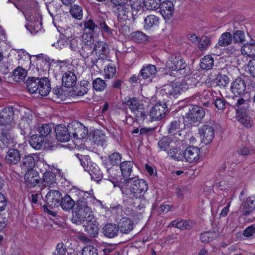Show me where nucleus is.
I'll use <instances>...</instances> for the list:
<instances>
[{
	"instance_id": "nucleus-1",
	"label": "nucleus",
	"mask_w": 255,
	"mask_h": 255,
	"mask_svg": "<svg viewBox=\"0 0 255 255\" xmlns=\"http://www.w3.org/2000/svg\"><path fill=\"white\" fill-rule=\"evenodd\" d=\"M72 194L73 198L75 195H76L79 199L76 202L71 221L74 224L81 225L84 224L88 218H90L94 216L87 201L89 197H92V195L89 192H85L79 189H74Z\"/></svg>"
},
{
	"instance_id": "nucleus-2",
	"label": "nucleus",
	"mask_w": 255,
	"mask_h": 255,
	"mask_svg": "<svg viewBox=\"0 0 255 255\" xmlns=\"http://www.w3.org/2000/svg\"><path fill=\"white\" fill-rule=\"evenodd\" d=\"M112 182L114 186H118L120 188L123 194L129 197L130 195L135 199H137L143 195L148 189V185L145 180L139 179L135 176L133 177L125 179L115 184V181Z\"/></svg>"
},
{
	"instance_id": "nucleus-3",
	"label": "nucleus",
	"mask_w": 255,
	"mask_h": 255,
	"mask_svg": "<svg viewBox=\"0 0 255 255\" xmlns=\"http://www.w3.org/2000/svg\"><path fill=\"white\" fill-rule=\"evenodd\" d=\"M28 90L31 93H38L42 96H47L51 90L50 84L46 77L38 78H29L26 82Z\"/></svg>"
},
{
	"instance_id": "nucleus-4",
	"label": "nucleus",
	"mask_w": 255,
	"mask_h": 255,
	"mask_svg": "<svg viewBox=\"0 0 255 255\" xmlns=\"http://www.w3.org/2000/svg\"><path fill=\"white\" fill-rule=\"evenodd\" d=\"M99 28L102 32L106 33L109 35H113L114 30L111 29L107 25L105 21L102 18H100L96 20L95 23L92 19H88L84 22V33L83 36L93 37V34L96 30Z\"/></svg>"
},
{
	"instance_id": "nucleus-5",
	"label": "nucleus",
	"mask_w": 255,
	"mask_h": 255,
	"mask_svg": "<svg viewBox=\"0 0 255 255\" xmlns=\"http://www.w3.org/2000/svg\"><path fill=\"white\" fill-rule=\"evenodd\" d=\"M188 112L183 116L185 126L188 128L201 122L205 115L204 109L197 105H191L188 107Z\"/></svg>"
},
{
	"instance_id": "nucleus-6",
	"label": "nucleus",
	"mask_w": 255,
	"mask_h": 255,
	"mask_svg": "<svg viewBox=\"0 0 255 255\" xmlns=\"http://www.w3.org/2000/svg\"><path fill=\"white\" fill-rule=\"evenodd\" d=\"M166 66L172 71L178 72L181 75H185L189 73V68L180 55L170 56L166 63Z\"/></svg>"
},
{
	"instance_id": "nucleus-7",
	"label": "nucleus",
	"mask_w": 255,
	"mask_h": 255,
	"mask_svg": "<svg viewBox=\"0 0 255 255\" xmlns=\"http://www.w3.org/2000/svg\"><path fill=\"white\" fill-rule=\"evenodd\" d=\"M13 112L11 108H6L0 112V132L8 133L12 128Z\"/></svg>"
},
{
	"instance_id": "nucleus-8",
	"label": "nucleus",
	"mask_w": 255,
	"mask_h": 255,
	"mask_svg": "<svg viewBox=\"0 0 255 255\" xmlns=\"http://www.w3.org/2000/svg\"><path fill=\"white\" fill-rule=\"evenodd\" d=\"M93 49L96 56L91 58L92 67L94 66H97V63L100 60L105 59L109 52L108 45L103 41H97L95 44L94 43Z\"/></svg>"
},
{
	"instance_id": "nucleus-9",
	"label": "nucleus",
	"mask_w": 255,
	"mask_h": 255,
	"mask_svg": "<svg viewBox=\"0 0 255 255\" xmlns=\"http://www.w3.org/2000/svg\"><path fill=\"white\" fill-rule=\"evenodd\" d=\"M69 131L71 137L75 139H82L86 137L88 130L83 124L75 121L69 124Z\"/></svg>"
},
{
	"instance_id": "nucleus-10",
	"label": "nucleus",
	"mask_w": 255,
	"mask_h": 255,
	"mask_svg": "<svg viewBox=\"0 0 255 255\" xmlns=\"http://www.w3.org/2000/svg\"><path fill=\"white\" fill-rule=\"evenodd\" d=\"M166 102H160L155 104L151 108L149 116L152 121H160L164 118L168 111Z\"/></svg>"
},
{
	"instance_id": "nucleus-11",
	"label": "nucleus",
	"mask_w": 255,
	"mask_h": 255,
	"mask_svg": "<svg viewBox=\"0 0 255 255\" xmlns=\"http://www.w3.org/2000/svg\"><path fill=\"white\" fill-rule=\"evenodd\" d=\"M199 133L202 142L207 144L210 143L214 137V128L210 125H204L199 129Z\"/></svg>"
},
{
	"instance_id": "nucleus-12",
	"label": "nucleus",
	"mask_w": 255,
	"mask_h": 255,
	"mask_svg": "<svg viewBox=\"0 0 255 255\" xmlns=\"http://www.w3.org/2000/svg\"><path fill=\"white\" fill-rule=\"evenodd\" d=\"M83 38L84 39V42L79 54L83 59L86 60L88 59L90 56H92L94 53V38L92 36L86 38L84 35Z\"/></svg>"
},
{
	"instance_id": "nucleus-13",
	"label": "nucleus",
	"mask_w": 255,
	"mask_h": 255,
	"mask_svg": "<svg viewBox=\"0 0 255 255\" xmlns=\"http://www.w3.org/2000/svg\"><path fill=\"white\" fill-rule=\"evenodd\" d=\"M61 198V193L55 190H49L45 197L46 203L50 208L58 207Z\"/></svg>"
},
{
	"instance_id": "nucleus-14",
	"label": "nucleus",
	"mask_w": 255,
	"mask_h": 255,
	"mask_svg": "<svg viewBox=\"0 0 255 255\" xmlns=\"http://www.w3.org/2000/svg\"><path fill=\"white\" fill-rule=\"evenodd\" d=\"M38 172L35 170H29L24 175V180L26 186L32 188L37 186L40 182Z\"/></svg>"
},
{
	"instance_id": "nucleus-15",
	"label": "nucleus",
	"mask_w": 255,
	"mask_h": 255,
	"mask_svg": "<svg viewBox=\"0 0 255 255\" xmlns=\"http://www.w3.org/2000/svg\"><path fill=\"white\" fill-rule=\"evenodd\" d=\"M200 150L196 146H190L187 147L183 153L184 158L190 163L196 162L199 158Z\"/></svg>"
},
{
	"instance_id": "nucleus-16",
	"label": "nucleus",
	"mask_w": 255,
	"mask_h": 255,
	"mask_svg": "<svg viewBox=\"0 0 255 255\" xmlns=\"http://www.w3.org/2000/svg\"><path fill=\"white\" fill-rule=\"evenodd\" d=\"M56 137L58 140L61 142L69 141L71 137L69 131V125L67 127L62 124L57 125L55 128Z\"/></svg>"
},
{
	"instance_id": "nucleus-17",
	"label": "nucleus",
	"mask_w": 255,
	"mask_h": 255,
	"mask_svg": "<svg viewBox=\"0 0 255 255\" xmlns=\"http://www.w3.org/2000/svg\"><path fill=\"white\" fill-rule=\"evenodd\" d=\"M85 231L92 237H96L99 233L98 224L94 216L85 221L83 224Z\"/></svg>"
},
{
	"instance_id": "nucleus-18",
	"label": "nucleus",
	"mask_w": 255,
	"mask_h": 255,
	"mask_svg": "<svg viewBox=\"0 0 255 255\" xmlns=\"http://www.w3.org/2000/svg\"><path fill=\"white\" fill-rule=\"evenodd\" d=\"M160 12L165 19H169L171 18L174 11V6L171 0H163L161 2Z\"/></svg>"
},
{
	"instance_id": "nucleus-19",
	"label": "nucleus",
	"mask_w": 255,
	"mask_h": 255,
	"mask_svg": "<svg viewBox=\"0 0 255 255\" xmlns=\"http://www.w3.org/2000/svg\"><path fill=\"white\" fill-rule=\"evenodd\" d=\"M246 88L245 81L241 78H237L231 84V90L235 96H242Z\"/></svg>"
},
{
	"instance_id": "nucleus-20",
	"label": "nucleus",
	"mask_w": 255,
	"mask_h": 255,
	"mask_svg": "<svg viewBox=\"0 0 255 255\" xmlns=\"http://www.w3.org/2000/svg\"><path fill=\"white\" fill-rule=\"evenodd\" d=\"M73 191H74V189L71 192L72 197L68 194H66L61 199L59 205H60L62 209L65 211L69 212L73 210L76 205V201L75 200L76 199V196L77 197V196L75 195L74 198H73V194H72V192Z\"/></svg>"
},
{
	"instance_id": "nucleus-21",
	"label": "nucleus",
	"mask_w": 255,
	"mask_h": 255,
	"mask_svg": "<svg viewBox=\"0 0 255 255\" xmlns=\"http://www.w3.org/2000/svg\"><path fill=\"white\" fill-rule=\"evenodd\" d=\"M21 154L17 149L10 148L6 153L5 157L6 163L9 165H15L20 161Z\"/></svg>"
},
{
	"instance_id": "nucleus-22",
	"label": "nucleus",
	"mask_w": 255,
	"mask_h": 255,
	"mask_svg": "<svg viewBox=\"0 0 255 255\" xmlns=\"http://www.w3.org/2000/svg\"><path fill=\"white\" fill-rule=\"evenodd\" d=\"M119 230L122 233L128 234L133 229L132 221L127 217H122L118 222Z\"/></svg>"
},
{
	"instance_id": "nucleus-23",
	"label": "nucleus",
	"mask_w": 255,
	"mask_h": 255,
	"mask_svg": "<svg viewBox=\"0 0 255 255\" xmlns=\"http://www.w3.org/2000/svg\"><path fill=\"white\" fill-rule=\"evenodd\" d=\"M255 209V198L249 197L246 202L241 205L239 211L244 216H248Z\"/></svg>"
},
{
	"instance_id": "nucleus-24",
	"label": "nucleus",
	"mask_w": 255,
	"mask_h": 255,
	"mask_svg": "<svg viewBox=\"0 0 255 255\" xmlns=\"http://www.w3.org/2000/svg\"><path fill=\"white\" fill-rule=\"evenodd\" d=\"M118 225L114 223H108L105 225L103 228L104 235L109 238H114L119 234Z\"/></svg>"
},
{
	"instance_id": "nucleus-25",
	"label": "nucleus",
	"mask_w": 255,
	"mask_h": 255,
	"mask_svg": "<svg viewBox=\"0 0 255 255\" xmlns=\"http://www.w3.org/2000/svg\"><path fill=\"white\" fill-rule=\"evenodd\" d=\"M62 80L63 86L68 88L71 87L75 85L77 76L74 72L68 71L63 74Z\"/></svg>"
},
{
	"instance_id": "nucleus-26",
	"label": "nucleus",
	"mask_w": 255,
	"mask_h": 255,
	"mask_svg": "<svg viewBox=\"0 0 255 255\" xmlns=\"http://www.w3.org/2000/svg\"><path fill=\"white\" fill-rule=\"evenodd\" d=\"M35 129L39 133L38 135L42 136L45 140H47L50 137L52 132V127L47 124H37L35 126Z\"/></svg>"
},
{
	"instance_id": "nucleus-27",
	"label": "nucleus",
	"mask_w": 255,
	"mask_h": 255,
	"mask_svg": "<svg viewBox=\"0 0 255 255\" xmlns=\"http://www.w3.org/2000/svg\"><path fill=\"white\" fill-rule=\"evenodd\" d=\"M129 4L131 9L132 17L135 19L137 16L143 11V7L140 0H129Z\"/></svg>"
},
{
	"instance_id": "nucleus-28",
	"label": "nucleus",
	"mask_w": 255,
	"mask_h": 255,
	"mask_svg": "<svg viewBox=\"0 0 255 255\" xmlns=\"http://www.w3.org/2000/svg\"><path fill=\"white\" fill-rule=\"evenodd\" d=\"M156 73V67L153 65L149 64L141 69L139 75L144 79H151L154 77Z\"/></svg>"
},
{
	"instance_id": "nucleus-29",
	"label": "nucleus",
	"mask_w": 255,
	"mask_h": 255,
	"mask_svg": "<svg viewBox=\"0 0 255 255\" xmlns=\"http://www.w3.org/2000/svg\"><path fill=\"white\" fill-rule=\"evenodd\" d=\"M42 183L45 187H54L56 184L55 175L50 171L45 172L43 174Z\"/></svg>"
},
{
	"instance_id": "nucleus-30",
	"label": "nucleus",
	"mask_w": 255,
	"mask_h": 255,
	"mask_svg": "<svg viewBox=\"0 0 255 255\" xmlns=\"http://www.w3.org/2000/svg\"><path fill=\"white\" fill-rule=\"evenodd\" d=\"M133 162L131 161H126L121 163L120 169L122 175L125 178L131 175V172L133 171Z\"/></svg>"
},
{
	"instance_id": "nucleus-31",
	"label": "nucleus",
	"mask_w": 255,
	"mask_h": 255,
	"mask_svg": "<svg viewBox=\"0 0 255 255\" xmlns=\"http://www.w3.org/2000/svg\"><path fill=\"white\" fill-rule=\"evenodd\" d=\"M45 141L46 140L44 137L35 134L30 136L29 143L32 148L38 150L42 148Z\"/></svg>"
},
{
	"instance_id": "nucleus-32",
	"label": "nucleus",
	"mask_w": 255,
	"mask_h": 255,
	"mask_svg": "<svg viewBox=\"0 0 255 255\" xmlns=\"http://www.w3.org/2000/svg\"><path fill=\"white\" fill-rule=\"evenodd\" d=\"M144 28L145 29H149L151 27L158 25L160 22V18L155 15H149L146 16L144 20Z\"/></svg>"
},
{
	"instance_id": "nucleus-33",
	"label": "nucleus",
	"mask_w": 255,
	"mask_h": 255,
	"mask_svg": "<svg viewBox=\"0 0 255 255\" xmlns=\"http://www.w3.org/2000/svg\"><path fill=\"white\" fill-rule=\"evenodd\" d=\"M181 122L179 120H174L169 122L167 130L169 134L175 135L182 129Z\"/></svg>"
},
{
	"instance_id": "nucleus-34",
	"label": "nucleus",
	"mask_w": 255,
	"mask_h": 255,
	"mask_svg": "<svg viewBox=\"0 0 255 255\" xmlns=\"http://www.w3.org/2000/svg\"><path fill=\"white\" fill-rule=\"evenodd\" d=\"M35 164V160L33 156L31 155H25L21 163V167L24 170L29 171V170H33L32 168L34 167Z\"/></svg>"
},
{
	"instance_id": "nucleus-35",
	"label": "nucleus",
	"mask_w": 255,
	"mask_h": 255,
	"mask_svg": "<svg viewBox=\"0 0 255 255\" xmlns=\"http://www.w3.org/2000/svg\"><path fill=\"white\" fill-rule=\"evenodd\" d=\"M117 10L118 18L119 21H125L128 19L129 16L130 14L128 5H121L118 8Z\"/></svg>"
},
{
	"instance_id": "nucleus-36",
	"label": "nucleus",
	"mask_w": 255,
	"mask_h": 255,
	"mask_svg": "<svg viewBox=\"0 0 255 255\" xmlns=\"http://www.w3.org/2000/svg\"><path fill=\"white\" fill-rule=\"evenodd\" d=\"M84 42V39L82 36V38L79 37H75L72 39L70 41V47L71 50L80 53L82 48L83 47V44Z\"/></svg>"
},
{
	"instance_id": "nucleus-37",
	"label": "nucleus",
	"mask_w": 255,
	"mask_h": 255,
	"mask_svg": "<svg viewBox=\"0 0 255 255\" xmlns=\"http://www.w3.org/2000/svg\"><path fill=\"white\" fill-rule=\"evenodd\" d=\"M92 142L98 145L104 146L106 141V136L100 130H95L92 134Z\"/></svg>"
},
{
	"instance_id": "nucleus-38",
	"label": "nucleus",
	"mask_w": 255,
	"mask_h": 255,
	"mask_svg": "<svg viewBox=\"0 0 255 255\" xmlns=\"http://www.w3.org/2000/svg\"><path fill=\"white\" fill-rule=\"evenodd\" d=\"M214 66V59L211 55L205 56L200 60V67L204 70L211 69Z\"/></svg>"
},
{
	"instance_id": "nucleus-39",
	"label": "nucleus",
	"mask_w": 255,
	"mask_h": 255,
	"mask_svg": "<svg viewBox=\"0 0 255 255\" xmlns=\"http://www.w3.org/2000/svg\"><path fill=\"white\" fill-rule=\"evenodd\" d=\"M241 52L249 57H255V43L252 41L244 44L241 48Z\"/></svg>"
},
{
	"instance_id": "nucleus-40",
	"label": "nucleus",
	"mask_w": 255,
	"mask_h": 255,
	"mask_svg": "<svg viewBox=\"0 0 255 255\" xmlns=\"http://www.w3.org/2000/svg\"><path fill=\"white\" fill-rule=\"evenodd\" d=\"M197 82L193 77L187 78L179 83V87L181 91H185L196 86Z\"/></svg>"
},
{
	"instance_id": "nucleus-41",
	"label": "nucleus",
	"mask_w": 255,
	"mask_h": 255,
	"mask_svg": "<svg viewBox=\"0 0 255 255\" xmlns=\"http://www.w3.org/2000/svg\"><path fill=\"white\" fill-rule=\"evenodd\" d=\"M27 75V71L23 68L18 67L13 72L12 78L16 82H20L24 80Z\"/></svg>"
},
{
	"instance_id": "nucleus-42",
	"label": "nucleus",
	"mask_w": 255,
	"mask_h": 255,
	"mask_svg": "<svg viewBox=\"0 0 255 255\" xmlns=\"http://www.w3.org/2000/svg\"><path fill=\"white\" fill-rule=\"evenodd\" d=\"M131 113L134 115L136 121L138 123L143 122L147 117V112L145 111L143 105L138 107Z\"/></svg>"
},
{
	"instance_id": "nucleus-43",
	"label": "nucleus",
	"mask_w": 255,
	"mask_h": 255,
	"mask_svg": "<svg viewBox=\"0 0 255 255\" xmlns=\"http://www.w3.org/2000/svg\"><path fill=\"white\" fill-rule=\"evenodd\" d=\"M232 35L229 32L223 33L220 37L218 44L220 46L225 47L229 45L232 41Z\"/></svg>"
},
{
	"instance_id": "nucleus-44",
	"label": "nucleus",
	"mask_w": 255,
	"mask_h": 255,
	"mask_svg": "<svg viewBox=\"0 0 255 255\" xmlns=\"http://www.w3.org/2000/svg\"><path fill=\"white\" fill-rule=\"evenodd\" d=\"M183 151L179 147L172 148L168 152V155L172 159L178 161L184 159Z\"/></svg>"
},
{
	"instance_id": "nucleus-45",
	"label": "nucleus",
	"mask_w": 255,
	"mask_h": 255,
	"mask_svg": "<svg viewBox=\"0 0 255 255\" xmlns=\"http://www.w3.org/2000/svg\"><path fill=\"white\" fill-rule=\"evenodd\" d=\"M92 86L93 89L96 91L102 92L107 88V84L104 80L97 78L93 81Z\"/></svg>"
},
{
	"instance_id": "nucleus-46",
	"label": "nucleus",
	"mask_w": 255,
	"mask_h": 255,
	"mask_svg": "<svg viewBox=\"0 0 255 255\" xmlns=\"http://www.w3.org/2000/svg\"><path fill=\"white\" fill-rule=\"evenodd\" d=\"M125 104L128 107L131 112L143 105L140 103L139 101L135 97H129L128 100H126Z\"/></svg>"
},
{
	"instance_id": "nucleus-47",
	"label": "nucleus",
	"mask_w": 255,
	"mask_h": 255,
	"mask_svg": "<svg viewBox=\"0 0 255 255\" xmlns=\"http://www.w3.org/2000/svg\"><path fill=\"white\" fill-rule=\"evenodd\" d=\"M1 132H0V148L3 149L10 146L12 138L8 133Z\"/></svg>"
},
{
	"instance_id": "nucleus-48",
	"label": "nucleus",
	"mask_w": 255,
	"mask_h": 255,
	"mask_svg": "<svg viewBox=\"0 0 255 255\" xmlns=\"http://www.w3.org/2000/svg\"><path fill=\"white\" fill-rule=\"evenodd\" d=\"M144 5L145 7L150 10H155L161 6L160 0H144Z\"/></svg>"
},
{
	"instance_id": "nucleus-49",
	"label": "nucleus",
	"mask_w": 255,
	"mask_h": 255,
	"mask_svg": "<svg viewBox=\"0 0 255 255\" xmlns=\"http://www.w3.org/2000/svg\"><path fill=\"white\" fill-rule=\"evenodd\" d=\"M70 12L72 16L76 19L80 20L82 18V8L79 5L74 4L72 5L70 9Z\"/></svg>"
},
{
	"instance_id": "nucleus-50",
	"label": "nucleus",
	"mask_w": 255,
	"mask_h": 255,
	"mask_svg": "<svg viewBox=\"0 0 255 255\" xmlns=\"http://www.w3.org/2000/svg\"><path fill=\"white\" fill-rule=\"evenodd\" d=\"M212 94L208 90H204L201 95V102L204 106L208 107L212 105Z\"/></svg>"
},
{
	"instance_id": "nucleus-51",
	"label": "nucleus",
	"mask_w": 255,
	"mask_h": 255,
	"mask_svg": "<svg viewBox=\"0 0 255 255\" xmlns=\"http://www.w3.org/2000/svg\"><path fill=\"white\" fill-rule=\"evenodd\" d=\"M215 82L217 85L220 87L224 88L229 84L230 79L228 76L225 75L219 74L217 75L215 79Z\"/></svg>"
},
{
	"instance_id": "nucleus-52",
	"label": "nucleus",
	"mask_w": 255,
	"mask_h": 255,
	"mask_svg": "<svg viewBox=\"0 0 255 255\" xmlns=\"http://www.w3.org/2000/svg\"><path fill=\"white\" fill-rule=\"evenodd\" d=\"M170 225L171 226L179 228L181 230L189 229L191 227L189 222L185 220H174Z\"/></svg>"
},
{
	"instance_id": "nucleus-53",
	"label": "nucleus",
	"mask_w": 255,
	"mask_h": 255,
	"mask_svg": "<svg viewBox=\"0 0 255 255\" xmlns=\"http://www.w3.org/2000/svg\"><path fill=\"white\" fill-rule=\"evenodd\" d=\"M239 122L247 128H250L252 126L251 117L246 112H240L238 116Z\"/></svg>"
},
{
	"instance_id": "nucleus-54",
	"label": "nucleus",
	"mask_w": 255,
	"mask_h": 255,
	"mask_svg": "<svg viewBox=\"0 0 255 255\" xmlns=\"http://www.w3.org/2000/svg\"><path fill=\"white\" fill-rule=\"evenodd\" d=\"M172 141V140L170 138L167 136L163 137L158 141V147L160 150L166 151Z\"/></svg>"
},
{
	"instance_id": "nucleus-55",
	"label": "nucleus",
	"mask_w": 255,
	"mask_h": 255,
	"mask_svg": "<svg viewBox=\"0 0 255 255\" xmlns=\"http://www.w3.org/2000/svg\"><path fill=\"white\" fill-rule=\"evenodd\" d=\"M121 154L117 152H115L109 155V160L111 164L113 165H120L122 162Z\"/></svg>"
},
{
	"instance_id": "nucleus-56",
	"label": "nucleus",
	"mask_w": 255,
	"mask_h": 255,
	"mask_svg": "<svg viewBox=\"0 0 255 255\" xmlns=\"http://www.w3.org/2000/svg\"><path fill=\"white\" fill-rule=\"evenodd\" d=\"M237 107V111L238 114L240 112H246V110L249 108V104L247 100H244L243 98H239L236 104Z\"/></svg>"
},
{
	"instance_id": "nucleus-57",
	"label": "nucleus",
	"mask_w": 255,
	"mask_h": 255,
	"mask_svg": "<svg viewBox=\"0 0 255 255\" xmlns=\"http://www.w3.org/2000/svg\"><path fill=\"white\" fill-rule=\"evenodd\" d=\"M132 40L137 43H141L147 40V36L141 31H136L132 33Z\"/></svg>"
},
{
	"instance_id": "nucleus-58",
	"label": "nucleus",
	"mask_w": 255,
	"mask_h": 255,
	"mask_svg": "<svg viewBox=\"0 0 255 255\" xmlns=\"http://www.w3.org/2000/svg\"><path fill=\"white\" fill-rule=\"evenodd\" d=\"M232 39L235 43H242L245 39L244 32L241 30L236 31L233 34Z\"/></svg>"
},
{
	"instance_id": "nucleus-59",
	"label": "nucleus",
	"mask_w": 255,
	"mask_h": 255,
	"mask_svg": "<svg viewBox=\"0 0 255 255\" xmlns=\"http://www.w3.org/2000/svg\"><path fill=\"white\" fill-rule=\"evenodd\" d=\"M82 255H98L97 249L93 246L85 247L82 252Z\"/></svg>"
},
{
	"instance_id": "nucleus-60",
	"label": "nucleus",
	"mask_w": 255,
	"mask_h": 255,
	"mask_svg": "<svg viewBox=\"0 0 255 255\" xmlns=\"http://www.w3.org/2000/svg\"><path fill=\"white\" fill-rule=\"evenodd\" d=\"M215 235V233L212 232H207L202 233L200 235V240L202 242L208 243L212 241Z\"/></svg>"
},
{
	"instance_id": "nucleus-61",
	"label": "nucleus",
	"mask_w": 255,
	"mask_h": 255,
	"mask_svg": "<svg viewBox=\"0 0 255 255\" xmlns=\"http://www.w3.org/2000/svg\"><path fill=\"white\" fill-rule=\"evenodd\" d=\"M210 40L209 38L207 36L203 37L199 42L198 48L200 51H205L210 45Z\"/></svg>"
},
{
	"instance_id": "nucleus-62",
	"label": "nucleus",
	"mask_w": 255,
	"mask_h": 255,
	"mask_svg": "<svg viewBox=\"0 0 255 255\" xmlns=\"http://www.w3.org/2000/svg\"><path fill=\"white\" fill-rule=\"evenodd\" d=\"M170 86L171 87V89L170 90V98L171 97H175L181 92L179 87V83L173 82L170 84Z\"/></svg>"
},
{
	"instance_id": "nucleus-63",
	"label": "nucleus",
	"mask_w": 255,
	"mask_h": 255,
	"mask_svg": "<svg viewBox=\"0 0 255 255\" xmlns=\"http://www.w3.org/2000/svg\"><path fill=\"white\" fill-rule=\"evenodd\" d=\"M20 127L21 129V134L23 135H29L31 134V127L27 122L21 123L20 124Z\"/></svg>"
},
{
	"instance_id": "nucleus-64",
	"label": "nucleus",
	"mask_w": 255,
	"mask_h": 255,
	"mask_svg": "<svg viewBox=\"0 0 255 255\" xmlns=\"http://www.w3.org/2000/svg\"><path fill=\"white\" fill-rule=\"evenodd\" d=\"M214 104L218 110L223 111L226 107L227 102L224 99L218 98L214 101Z\"/></svg>"
}]
</instances>
